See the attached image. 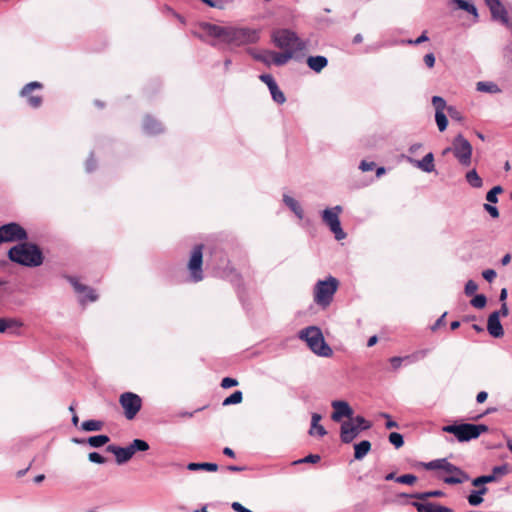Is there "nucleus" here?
Wrapping results in <instances>:
<instances>
[{"instance_id": "a19ab883", "label": "nucleus", "mask_w": 512, "mask_h": 512, "mask_svg": "<svg viewBox=\"0 0 512 512\" xmlns=\"http://www.w3.org/2000/svg\"><path fill=\"white\" fill-rule=\"evenodd\" d=\"M429 351H430L429 349L418 350L410 355H407L406 358L409 359V363H415L419 360L424 359L427 356V354L429 353Z\"/></svg>"}, {"instance_id": "72a5a7b5", "label": "nucleus", "mask_w": 512, "mask_h": 512, "mask_svg": "<svg viewBox=\"0 0 512 512\" xmlns=\"http://www.w3.org/2000/svg\"><path fill=\"white\" fill-rule=\"evenodd\" d=\"M269 91H270V94L272 96V99L277 103V104H283L285 101H286V98H285V95L284 93L280 90V88L278 87V84L276 83L274 86H272L271 88H269Z\"/></svg>"}, {"instance_id": "603ef678", "label": "nucleus", "mask_w": 512, "mask_h": 512, "mask_svg": "<svg viewBox=\"0 0 512 512\" xmlns=\"http://www.w3.org/2000/svg\"><path fill=\"white\" fill-rule=\"evenodd\" d=\"M389 361L394 370L399 369L401 367L403 361H407L409 363V359H407L406 356H404V357L394 356V357H391L389 359Z\"/></svg>"}, {"instance_id": "052dcab7", "label": "nucleus", "mask_w": 512, "mask_h": 512, "mask_svg": "<svg viewBox=\"0 0 512 512\" xmlns=\"http://www.w3.org/2000/svg\"><path fill=\"white\" fill-rule=\"evenodd\" d=\"M376 167V163L373 161L362 160L359 165V169L363 172H368Z\"/></svg>"}, {"instance_id": "dca6fc26", "label": "nucleus", "mask_w": 512, "mask_h": 512, "mask_svg": "<svg viewBox=\"0 0 512 512\" xmlns=\"http://www.w3.org/2000/svg\"><path fill=\"white\" fill-rule=\"evenodd\" d=\"M331 406L334 410L331 414V419L335 422H341L343 418L350 419L354 415L353 409L346 401L334 400L332 401Z\"/></svg>"}, {"instance_id": "f704fd0d", "label": "nucleus", "mask_w": 512, "mask_h": 512, "mask_svg": "<svg viewBox=\"0 0 512 512\" xmlns=\"http://www.w3.org/2000/svg\"><path fill=\"white\" fill-rule=\"evenodd\" d=\"M350 420H352L354 422V424L357 426V428H359L361 431L368 430L372 427L371 422L366 420L361 415H357V416L353 415L352 418H350Z\"/></svg>"}, {"instance_id": "ea45409f", "label": "nucleus", "mask_w": 512, "mask_h": 512, "mask_svg": "<svg viewBox=\"0 0 512 512\" xmlns=\"http://www.w3.org/2000/svg\"><path fill=\"white\" fill-rule=\"evenodd\" d=\"M503 189L501 186L497 185V186H494L491 190H489L486 194V200L489 202V203H497L498 202V197L497 195L502 193Z\"/></svg>"}, {"instance_id": "473e14b6", "label": "nucleus", "mask_w": 512, "mask_h": 512, "mask_svg": "<svg viewBox=\"0 0 512 512\" xmlns=\"http://www.w3.org/2000/svg\"><path fill=\"white\" fill-rule=\"evenodd\" d=\"M243 400V393L240 390L234 391L230 396L226 397L223 401V406L239 404Z\"/></svg>"}, {"instance_id": "864d4df0", "label": "nucleus", "mask_w": 512, "mask_h": 512, "mask_svg": "<svg viewBox=\"0 0 512 512\" xmlns=\"http://www.w3.org/2000/svg\"><path fill=\"white\" fill-rule=\"evenodd\" d=\"M88 459H89L90 462L96 463V464H104L106 462V458L103 457L98 452H91V453H89Z\"/></svg>"}, {"instance_id": "69168bd1", "label": "nucleus", "mask_w": 512, "mask_h": 512, "mask_svg": "<svg viewBox=\"0 0 512 512\" xmlns=\"http://www.w3.org/2000/svg\"><path fill=\"white\" fill-rule=\"evenodd\" d=\"M496 272L493 269H486L482 272L483 278L488 281L492 282L496 278Z\"/></svg>"}, {"instance_id": "09e8293b", "label": "nucleus", "mask_w": 512, "mask_h": 512, "mask_svg": "<svg viewBox=\"0 0 512 512\" xmlns=\"http://www.w3.org/2000/svg\"><path fill=\"white\" fill-rule=\"evenodd\" d=\"M468 503L471 505V506H479L482 502H483V497H481L477 492L476 490H473L469 495H468Z\"/></svg>"}, {"instance_id": "c03bdc74", "label": "nucleus", "mask_w": 512, "mask_h": 512, "mask_svg": "<svg viewBox=\"0 0 512 512\" xmlns=\"http://www.w3.org/2000/svg\"><path fill=\"white\" fill-rule=\"evenodd\" d=\"M389 442L395 446V448H400L404 445V438L402 434L398 432H392L389 434Z\"/></svg>"}, {"instance_id": "7c9ffc66", "label": "nucleus", "mask_w": 512, "mask_h": 512, "mask_svg": "<svg viewBox=\"0 0 512 512\" xmlns=\"http://www.w3.org/2000/svg\"><path fill=\"white\" fill-rule=\"evenodd\" d=\"M102 428L103 422L100 420H86L81 424V429L86 432L100 431Z\"/></svg>"}, {"instance_id": "58836bf2", "label": "nucleus", "mask_w": 512, "mask_h": 512, "mask_svg": "<svg viewBox=\"0 0 512 512\" xmlns=\"http://www.w3.org/2000/svg\"><path fill=\"white\" fill-rule=\"evenodd\" d=\"M487 298L484 294H476L470 301V304L477 309H482L486 306Z\"/></svg>"}, {"instance_id": "c85d7f7f", "label": "nucleus", "mask_w": 512, "mask_h": 512, "mask_svg": "<svg viewBox=\"0 0 512 512\" xmlns=\"http://www.w3.org/2000/svg\"><path fill=\"white\" fill-rule=\"evenodd\" d=\"M187 469L190 471L205 470V471H209V472H215L218 470V465L216 463H210V462H202V463L191 462L187 465Z\"/></svg>"}, {"instance_id": "aec40b11", "label": "nucleus", "mask_w": 512, "mask_h": 512, "mask_svg": "<svg viewBox=\"0 0 512 512\" xmlns=\"http://www.w3.org/2000/svg\"><path fill=\"white\" fill-rule=\"evenodd\" d=\"M487 331L494 338L504 335L503 326L500 322V312H492L487 320Z\"/></svg>"}, {"instance_id": "b1692460", "label": "nucleus", "mask_w": 512, "mask_h": 512, "mask_svg": "<svg viewBox=\"0 0 512 512\" xmlns=\"http://www.w3.org/2000/svg\"><path fill=\"white\" fill-rule=\"evenodd\" d=\"M307 65L314 72L320 73L328 65V59L322 55L309 56Z\"/></svg>"}, {"instance_id": "c9c22d12", "label": "nucleus", "mask_w": 512, "mask_h": 512, "mask_svg": "<svg viewBox=\"0 0 512 512\" xmlns=\"http://www.w3.org/2000/svg\"><path fill=\"white\" fill-rule=\"evenodd\" d=\"M457 6L459 9L464 10L468 12L469 14H472L475 17H478L477 8L474 4L470 3L466 0H457Z\"/></svg>"}, {"instance_id": "2f4dec72", "label": "nucleus", "mask_w": 512, "mask_h": 512, "mask_svg": "<svg viewBox=\"0 0 512 512\" xmlns=\"http://www.w3.org/2000/svg\"><path fill=\"white\" fill-rule=\"evenodd\" d=\"M109 437L107 435H95L88 438L87 443L94 448H99L104 446L109 442Z\"/></svg>"}, {"instance_id": "cd10ccee", "label": "nucleus", "mask_w": 512, "mask_h": 512, "mask_svg": "<svg viewBox=\"0 0 512 512\" xmlns=\"http://www.w3.org/2000/svg\"><path fill=\"white\" fill-rule=\"evenodd\" d=\"M476 89L479 92H485V93H491V94H497L501 92V89L499 86L491 81H480L476 84Z\"/></svg>"}, {"instance_id": "3c124183", "label": "nucleus", "mask_w": 512, "mask_h": 512, "mask_svg": "<svg viewBox=\"0 0 512 512\" xmlns=\"http://www.w3.org/2000/svg\"><path fill=\"white\" fill-rule=\"evenodd\" d=\"M478 289V284L473 280H468L464 287V292L467 296L475 294Z\"/></svg>"}, {"instance_id": "423d86ee", "label": "nucleus", "mask_w": 512, "mask_h": 512, "mask_svg": "<svg viewBox=\"0 0 512 512\" xmlns=\"http://www.w3.org/2000/svg\"><path fill=\"white\" fill-rule=\"evenodd\" d=\"M203 244H196L190 251L189 259L187 262V281L190 283H199L204 279L203 271Z\"/></svg>"}, {"instance_id": "6e6d98bb", "label": "nucleus", "mask_w": 512, "mask_h": 512, "mask_svg": "<svg viewBox=\"0 0 512 512\" xmlns=\"http://www.w3.org/2000/svg\"><path fill=\"white\" fill-rule=\"evenodd\" d=\"M97 167L96 161L93 158V153L90 154L89 158L85 162V170L87 173H92Z\"/></svg>"}, {"instance_id": "8fccbe9b", "label": "nucleus", "mask_w": 512, "mask_h": 512, "mask_svg": "<svg viewBox=\"0 0 512 512\" xmlns=\"http://www.w3.org/2000/svg\"><path fill=\"white\" fill-rule=\"evenodd\" d=\"M271 51L269 52H265V53H253V57L254 59L266 64V65H270L271 64V60H272V56L269 54Z\"/></svg>"}, {"instance_id": "c756f323", "label": "nucleus", "mask_w": 512, "mask_h": 512, "mask_svg": "<svg viewBox=\"0 0 512 512\" xmlns=\"http://www.w3.org/2000/svg\"><path fill=\"white\" fill-rule=\"evenodd\" d=\"M466 180L473 188H480L483 185V181L475 169L466 173Z\"/></svg>"}, {"instance_id": "6ab92c4d", "label": "nucleus", "mask_w": 512, "mask_h": 512, "mask_svg": "<svg viewBox=\"0 0 512 512\" xmlns=\"http://www.w3.org/2000/svg\"><path fill=\"white\" fill-rule=\"evenodd\" d=\"M486 4L494 20H499L505 25L508 24L507 11L499 0H486Z\"/></svg>"}, {"instance_id": "f03ea898", "label": "nucleus", "mask_w": 512, "mask_h": 512, "mask_svg": "<svg viewBox=\"0 0 512 512\" xmlns=\"http://www.w3.org/2000/svg\"><path fill=\"white\" fill-rule=\"evenodd\" d=\"M21 243L8 250V258L25 267H38L43 264L44 256L40 247L32 242L20 241Z\"/></svg>"}, {"instance_id": "f8f14e48", "label": "nucleus", "mask_w": 512, "mask_h": 512, "mask_svg": "<svg viewBox=\"0 0 512 512\" xmlns=\"http://www.w3.org/2000/svg\"><path fill=\"white\" fill-rule=\"evenodd\" d=\"M119 403L124 410V415L128 420H132L138 414L142 407L141 397L133 392H124L119 397Z\"/></svg>"}, {"instance_id": "4c0bfd02", "label": "nucleus", "mask_w": 512, "mask_h": 512, "mask_svg": "<svg viewBox=\"0 0 512 512\" xmlns=\"http://www.w3.org/2000/svg\"><path fill=\"white\" fill-rule=\"evenodd\" d=\"M446 463H447V459L446 458L435 459V460H432L430 462L424 463V467L427 470L441 469V470L444 471V467H445Z\"/></svg>"}, {"instance_id": "338daca9", "label": "nucleus", "mask_w": 512, "mask_h": 512, "mask_svg": "<svg viewBox=\"0 0 512 512\" xmlns=\"http://www.w3.org/2000/svg\"><path fill=\"white\" fill-rule=\"evenodd\" d=\"M423 60H424L425 65H426L428 68H432V67H434V65H435V60H436V59H435V56H434V54H433V53H428V54H426V55L424 56Z\"/></svg>"}, {"instance_id": "a211bd4d", "label": "nucleus", "mask_w": 512, "mask_h": 512, "mask_svg": "<svg viewBox=\"0 0 512 512\" xmlns=\"http://www.w3.org/2000/svg\"><path fill=\"white\" fill-rule=\"evenodd\" d=\"M142 130L147 135H158L164 132L163 124L151 115H146L143 118Z\"/></svg>"}, {"instance_id": "5fc2aeb1", "label": "nucleus", "mask_w": 512, "mask_h": 512, "mask_svg": "<svg viewBox=\"0 0 512 512\" xmlns=\"http://www.w3.org/2000/svg\"><path fill=\"white\" fill-rule=\"evenodd\" d=\"M508 472H509L508 464H503V465L495 466L492 469V474H494L496 477L498 475H500V476L506 475Z\"/></svg>"}, {"instance_id": "bb28decb", "label": "nucleus", "mask_w": 512, "mask_h": 512, "mask_svg": "<svg viewBox=\"0 0 512 512\" xmlns=\"http://www.w3.org/2000/svg\"><path fill=\"white\" fill-rule=\"evenodd\" d=\"M444 495H445L444 492L441 490L417 492V493H414L411 495H408L405 493L401 494L402 497H412V498H415L417 500H422V501H425L426 499L431 498V497H443Z\"/></svg>"}, {"instance_id": "4be33fe9", "label": "nucleus", "mask_w": 512, "mask_h": 512, "mask_svg": "<svg viewBox=\"0 0 512 512\" xmlns=\"http://www.w3.org/2000/svg\"><path fill=\"white\" fill-rule=\"evenodd\" d=\"M412 506L416 508L418 512H453L452 509L437 505L431 502H412Z\"/></svg>"}, {"instance_id": "ddd939ff", "label": "nucleus", "mask_w": 512, "mask_h": 512, "mask_svg": "<svg viewBox=\"0 0 512 512\" xmlns=\"http://www.w3.org/2000/svg\"><path fill=\"white\" fill-rule=\"evenodd\" d=\"M42 89L43 84L41 82L32 81L22 87L19 95L26 100V103L29 107L38 109L43 103V97L41 95H34L33 91Z\"/></svg>"}, {"instance_id": "7ed1b4c3", "label": "nucleus", "mask_w": 512, "mask_h": 512, "mask_svg": "<svg viewBox=\"0 0 512 512\" xmlns=\"http://www.w3.org/2000/svg\"><path fill=\"white\" fill-rule=\"evenodd\" d=\"M298 337L306 342L309 349L321 357H330L332 348L326 343L323 333L318 326H308L299 331Z\"/></svg>"}, {"instance_id": "20e7f679", "label": "nucleus", "mask_w": 512, "mask_h": 512, "mask_svg": "<svg viewBox=\"0 0 512 512\" xmlns=\"http://www.w3.org/2000/svg\"><path fill=\"white\" fill-rule=\"evenodd\" d=\"M339 287V281L329 276L324 280H318L313 288V301L321 309L328 308Z\"/></svg>"}, {"instance_id": "0e129e2a", "label": "nucleus", "mask_w": 512, "mask_h": 512, "mask_svg": "<svg viewBox=\"0 0 512 512\" xmlns=\"http://www.w3.org/2000/svg\"><path fill=\"white\" fill-rule=\"evenodd\" d=\"M483 207H484L485 211H487L492 218L499 217V210L496 206L486 203V204H484Z\"/></svg>"}, {"instance_id": "49530a36", "label": "nucleus", "mask_w": 512, "mask_h": 512, "mask_svg": "<svg viewBox=\"0 0 512 512\" xmlns=\"http://www.w3.org/2000/svg\"><path fill=\"white\" fill-rule=\"evenodd\" d=\"M417 477L413 474H404L396 477L395 481L401 484L412 485L416 482Z\"/></svg>"}, {"instance_id": "9b49d317", "label": "nucleus", "mask_w": 512, "mask_h": 512, "mask_svg": "<svg viewBox=\"0 0 512 512\" xmlns=\"http://www.w3.org/2000/svg\"><path fill=\"white\" fill-rule=\"evenodd\" d=\"M27 239V231L17 222H10L0 226V245L3 243L26 241Z\"/></svg>"}, {"instance_id": "6e6552de", "label": "nucleus", "mask_w": 512, "mask_h": 512, "mask_svg": "<svg viewBox=\"0 0 512 512\" xmlns=\"http://www.w3.org/2000/svg\"><path fill=\"white\" fill-rule=\"evenodd\" d=\"M342 211V206L336 205L332 208H326L321 212L323 223L329 227L337 241H341L347 237V234L342 229L340 222V214Z\"/></svg>"}, {"instance_id": "2eb2a0df", "label": "nucleus", "mask_w": 512, "mask_h": 512, "mask_svg": "<svg viewBox=\"0 0 512 512\" xmlns=\"http://www.w3.org/2000/svg\"><path fill=\"white\" fill-rule=\"evenodd\" d=\"M444 471L449 475L442 478L443 482L449 485L462 484L470 479L469 475L460 467L455 466L447 460Z\"/></svg>"}, {"instance_id": "f257e3e1", "label": "nucleus", "mask_w": 512, "mask_h": 512, "mask_svg": "<svg viewBox=\"0 0 512 512\" xmlns=\"http://www.w3.org/2000/svg\"><path fill=\"white\" fill-rule=\"evenodd\" d=\"M202 28L208 36L221 39L222 42L236 47L254 44L260 38L257 29L248 27H229L204 23Z\"/></svg>"}, {"instance_id": "1a4fd4ad", "label": "nucleus", "mask_w": 512, "mask_h": 512, "mask_svg": "<svg viewBox=\"0 0 512 512\" xmlns=\"http://www.w3.org/2000/svg\"><path fill=\"white\" fill-rule=\"evenodd\" d=\"M275 45L284 50H303L305 43L297 36V34L289 29H279L272 34Z\"/></svg>"}, {"instance_id": "37998d69", "label": "nucleus", "mask_w": 512, "mask_h": 512, "mask_svg": "<svg viewBox=\"0 0 512 512\" xmlns=\"http://www.w3.org/2000/svg\"><path fill=\"white\" fill-rule=\"evenodd\" d=\"M17 320L12 318H0V333H4L8 328L19 326Z\"/></svg>"}, {"instance_id": "39448f33", "label": "nucleus", "mask_w": 512, "mask_h": 512, "mask_svg": "<svg viewBox=\"0 0 512 512\" xmlns=\"http://www.w3.org/2000/svg\"><path fill=\"white\" fill-rule=\"evenodd\" d=\"M446 433L453 434L459 442H467L478 438L489 430L485 424L460 423L450 424L442 428Z\"/></svg>"}, {"instance_id": "13d9d810", "label": "nucleus", "mask_w": 512, "mask_h": 512, "mask_svg": "<svg viewBox=\"0 0 512 512\" xmlns=\"http://www.w3.org/2000/svg\"><path fill=\"white\" fill-rule=\"evenodd\" d=\"M320 461V456L318 454H309L303 459L295 461L294 463H317Z\"/></svg>"}, {"instance_id": "0eeeda50", "label": "nucleus", "mask_w": 512, "mask_h": 512, "mask_svg": "<svg viewBox=\"0 0 512 512\" xmlns=\"http://www.w3.org/2000/svg\"><path fill=\"white\" fill-rule=\"evenodd\" d=\"M149 449L147 441L142 439H134L128 446L120 447L117 445H109L106 450L115 456L116 463L122 465L127 463L136 452H144Z\"/></svg>"}, {"instance_id": "5701e85b", "label": "nucleus", "mask_w": 512, "mask_h": 512, "mask_svg": "<svg viewBox=\"0 0 512 512\" xmlns=\"http://www.w3.org/2000/svg\"><path fill=\"white\" fill-rule=\"evenodd\" d=\"M283 203L295 214V216L302 220L304 218V210L301 204L288 194H283Z\"/></svg>"}, {"instance_id": "a878e982", "label": "nucleus", "mask_w": 512, "mask_h": 512, "mask_svg": "<svg viewBox=\"0 0 512 512\" xmlns=\"http://www.w3.org/2000/svg\"><path fill=\"white\" fill-rule=\"evenodd\" d=\"M371 450V443L368 440H362L354 445V458L363 459Z\"/></svg>"}, {"instance_id": "4468645a", "label": "nucleus", "mask_w": 512, "mask_h": 512, "mask_svg": "<svg viewBox=\"0 0 512 512\" xmlns=\"http://www.w3.org/2000/svg\"><path fill=\"white\" fill-rule=\"evenodd\" d=\"M68 281L73 286L75 292L79 295V302L81 305H85L88 302H96L98 300V294L92 287L79 283L75 277L69 276Z\"/></svg>"}, {"instance_id": "e2e57ef3", "label": "nucleus", "mask_w": 512, "mask_h": 512, "mask_svg": "<svg viewBox=\"0 0 512 512\" xmlns=\"http://www.w3.org/2000/svg\"><path fill=\"white\" fill-rule=\"evenodd\" d=\"M259 79L267 85L268 88H271L276 84L275 79L270 74H262L259 76Z\"/></svg>"}, {"instance_id": "de8ad7c7", "label": "nucleus", "mask_w": 512, "mask_h": 512, "mask_svg": "<svg viewBox=\"0 0 512 512\" xmlns=\"http://www.w3.org/2000/svg\"><path fill=\"white\" fill-rule=\"evenodd\" d=\"M429 40V37L427 36V31H423L422 34L416 38L415 40L408 39V40H402L401 44H408V45H419L423 42H426Z\"/></svg>"}, {"instance_id": "412c9836", "label": "nucleus", "mask_w": 512, "mask_h": 512, "mask_svg": "<svg viewBox=\"0 0 512 512\" xmlns=\"http://www.w3.org/2000/svg\"><path fill=\"white\" fill-rule=\"evenodd\" d=\"M407 161L411 163L414 167L426 173H431L435 170L434 155L432 152L427 153L421 160H416L411 157H407Z\"/></svg>"}, {"instance_id": "4d7b16f0", "label": "nucleus", "mask_w": 512, "mask_h": 512, "mask_svg": "<svg viewBox=\"0 0 512 512\" xmlns=\"http://www.w3.org/2000/svg\"><path fill=\"white\" fill-rule=\"evenodd\" d=\"M237 385H238V381L235 378L225 377L221 381V387L224 389L235 387Z\"/></svg>"}, {"instance_id": "a18cd8bd", "label": "nucleus", "mask_w": 512, "mask_h": 512, "mask_svg": "<svg viewBox=\"0 0 512 512\" xmlns=\"http://www.w3.org/2000/svg\"><path fill=\"white\" fill-rule=\"evenodd\" d=\"M432 104L435 108V113L444 112V109L446 108V101L440 96H433Z\"/></svg>"}, {"instance_id": "393cba45", "label": "nucleus", "mask_w": 512, "mask_h": 512, "mask_svg": "<svg viewBox=\"0 0 512 512\" xmlns=\"http://www.w3.org/2000/svg\"><path fill=\"white\" fill-rule=\"evenodd\" d=\"M272 56L271 63L275 64L276 66H283L285 65L290 59L293 58L294 50H285L284 52H270L269 53Z\"/></svg>"}, {"instance_id": "79ce46f5", "label": "nucleus", "mask_w": 512, "mask_h": 512, "mask_svg": "<svg viewBox=\"0 0 512 512\" xmlns=\"http://www.w3.org/2000/svg\"><path fill=\"white\" fill-rule=\"evenodd\" d=\"M435 121L439 131L443 132L448 125V120L444 112L435 113Z\"/></svg>"}, {"instance_id": "774afa93", "label": "nucleus", "mask_w": 512, "mask_h": 512, "mask_svg": "<svg viewBox=\"0 0 512 512\" xmlns=\"http://www.w3.org/2000/svg\"><path fill=\"white\" fill-rule=\"evenodd\" d=\"M232 509L236 512H253L252 510L244 507L241 503L239 502H233L232 505H231Z\"/></svg>"}, {"instance_id": "bf43d9fd", "label": "nucleus", "mask_w": 512, "mask_h": 512, "mask_svg": "<svg viewBox=\"0 0 512 512\" xmlns=\"http://www.w3.org/2000/svg\"><path fill=\"white\" fill-rule=\"evenodd\" d=\"M204 4L211 8L224 9L225 5L222 0H201Z\"/></svg>"}, {"instance_id": "f3484780", "label": "nucleus", "mask_w": 512, "mask_h": 512, "mask_svg": "<svg viewBox=\"0 0 512 512\" xmlns=\"http://www.w3.org/2000/svg\"><path fill=\"white\" fill-rule=\"evenodd\" d=\"M361 432L352 420L344 421L340 427V439L343 443H351Z\"/></svg>"}, {"instance_id": "680f3d73", "label": "nucleus", "mask_w": 512, "mask_h": 512, "mask_svg": "<svg viewBox=\"0 0 512 512\" xmlns=\"http://www.w3.org/2000/svg\"><path fill=\"white\" fill-rule=\"evenodd\" d=\"M322 416L318 413H312L311 415V428L309 430L310 435H314V428L319 424L321 421Z\"/></svg>"}, {"instance_id": "e433bc0d", "label": "nucleus", "mask_w": 512, "mask_h": 512, "mask_svg": "<svg viewBox=\"0 0 512 512\" xmlns=\"http://www.w3.org/2000/svg\"><path fill=\"white\" fill-rule=\"evenodd\" d=\"M496 481L494 474L482 475L472 480V485L475 487L485 486V484Z\"/></svg>"}, {"instance_id": "9d476101", "label": "nucleus", "mask_w": 512, "mask_h": 512, "mask_svg": "<svg viewBox=\"0 0 512 512\" xmlns=\"http://www.w3.org/2000/svg\"><path fill=\"white\" fill-rule=\"evenodd\" d=\"M472 145L464 138L462 134H458L452 141V153L458 162L464 166H470L472 158Z\"/></svg>"}]
</instances>
